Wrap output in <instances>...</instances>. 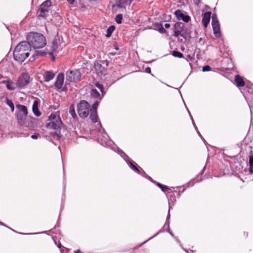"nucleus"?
Segmentation results:
<instances>
[{
    "label": "nucleus",
    "instance_id": "50",
    "mask_svg": "<svg viewBox=\"0 0 253 253\" xmlns=\"http://www.w3.org/2000/svg\"><path fill=\"white\" fill-rule=\"evenodd\" d=\"M170 235L173 237L174 238V239H176V238L174 236L173 234H172V233L171 232V231L170 230V232H168Z\"/></svg>",
    "mask_w": 253,
    "mask_h": 253
},
{
    "label": "nucleus",
    "instance_id": "22",
    "mask_svg": "<svg viewBox=\"0 0 253 253\" xmlns=\"http://www.w3.org/2000/svg\"><path fill=\"white\" fill-rule=\"evenodd\" d=\"M2 83L5 85L6 88L9 90H13L15 89V84L13 82L9 80H6L3 81Z\"/></svg>",
    "mask_w": 253,
    "mask_h": 253
},
{
    "label": "nucleus",
    "instance_id": "57",
    "mask_svg": "<svg viewBox=\"0 0 253 253\" xmlns=\"http://www.w3.org/2000/svg\"><path fill=\"white\" fill-rule=\"evenodd\" d=\"M176 241L178 242V243H179V241L177 240H176Z\"/></svg>",
    "mask_w": 253,
    "mask_h": 253
},
{
    "label": "nucleus",
    "instance_id": "26",
    "mask_svg": "<svg viewBox=\"0 0 253 253\" xmlns=\"http://www.w3.org/2000/svg\"><path fill=\"white\" fill-rule=\"evenodd\" d=\"M153 182L156 184L161 189V190L165 193H166L169 190V188L168 187V186L165 185H163L155 181H153Z\"/></svg>",
    "mask_w": 253,
    "mask_h": 253
},
{
    "label": "nucleus",
    "instance_id": "40",
    "mask_svg": "<svg viewBox=\"0 0 253 253\" xmlns=\"http://www.w3.org/2000/svg\"><path fill=\"white\" fill-rule=\"evenodd\" d=\"M211 68L210 66L207 65L203 67L202 71L203 72H208L211 71Z\"/></svg>",
    "mask_w": 253,
    "mask_h": 253
},
{
    "label": "nucleus",
    "instance_id": "46",
    "mask_svg": "<svg viewBox=\"0 0 253 253\" xmlns=\"http://www.w3.org/2000/svg\"><path fill=\"white\" fill-rule=\"evenodd\" d=\"M38 136H39V134H34V135H32L31 136V138L33 139H37L38 138Z\"/></svg>",
    "mask_w": 253,
    "mask_h": 253
},
{
    "label": "nucleus",
    "instance_id": "36",
    "mask_svg": "<svg viewBox=\"0 0 253 253\" xmlns=\"http://www.w3.org/2000/svg\"><path fill=\"white\" fill-rule=\"evenodd\" d=\"M172 55L174 57L179 58L183 57V54L181 52L177 51H173L172 52Z\"/></svg>",
    "mask_w": 253,
    "mask_h": 253
},
{
    "label": "nucleus",
    "instance_id": "33",
    "mask_svg": "<svg viewBox=\"0 0 253 253\" xmlns=\"http://www.w3.org/2000/svg\"><path fill=\"white\" fill-rule=\"evenodd\" d=\"M123 15L118 14L116 16L115 21L117 24H121L122 22Z\"/></svg>",
    "mask_w": 253,
    "mask_h": 253
},
{
    "label": "nucleus",
    "instance_id": "54",
    "mask_svg": "<svg viewBox=\"0 0 253 253\" xmlns=\"http://www.w3.org/2000/svg\"><path fill=\"white\" fill-rule=\"evenodd\" d=\"M0 224L1 225H3V226H6L2 222H0Z\"/></svg>",
    "mask_w": 253,
    "mask_h": 253
},
{
    "label": "nucleus",
    "instance_id": "42",
    "mask_svg": "<svg viewBox=\"0 0 253 253\" xmlns=\"http://www.w3.org/2000/svg\"><path fill=\"white\" fill-rule=\"evenodd\" d=\"M133 0H126V2H125L124 4L126 5H130L131 2L133 1Z\"/></svg>",
    "mask_w": 253,
    "mask_h": 253
},
{
    "label": "nucleus",
    "instance_id": "41",
    "mask_svg": "<svg viewBox=\"0 0 253 253\" xmlns=\"http://www.w3.org/2000/svg\"><path fill=\"white\" fill-rule=\"evenodd\" d=\"M180 36L184 38L185 39H186L187 38V35L185 32L184 31L183 28L182 29V32L181 33Z\"/></svg>",
    "mask_w": 253,
    "mask_h": 253
},
{
    "label": "nucleus",
    "instance_id": "58",
    "mask_svg": "<svg viewBox=\"0 0 253 253\" xmlns=\"http://www.w3.org/2000/svg\"><path fill=\"white\" fill-rule=\"evenodd\" d=\"M8 227V228H9V229H10V230H12L11 228H9V227Z\"/></svg>",
    "mask_w": 253,
    "mask_h": 253
},
{
    "label": "nucleus",
    "instance_id": "14",
    "mask_svg": "<svg viewBox=\"0 0 253 253\" xmlns=\"http://www.w3.org/2000/svg\"><path fill=\"white\" fill-rule=\"evenodd\" d=\"M175 31L173 34V36L175 37H178L180 36L181 32H182V29L184 28V24L181 22L176 23L174 25Z\"/></svg>",
    "mask_w": 253,
    "mask_h": 253
},
{
    "label": "nucleus",
    "instance_id": "11",
    "mask_svg": "<svg viewBox=\"0 0 253 253\" xmlns=\"http://www.w3.org/2000/svg\"><path fill=\"white\" fill-rule=\"evenodd\" d=\"M62 126L63 123L61 118H57L56 120L50 122L47 125L48 127L56 130H60Z\"/></svg>",
    "mask_w": 253,
    "mask_h": 253
},
{
    "label": "nucleus",
    "instance_id": "1",
    "mask_svg": "<svg viewBox=\"0 0 253 253\" xmlns=\"http://www.w3.org/2000/svg\"><path fill=\"white\" fill-rule=\"evenodd\" d=\"M100 128L98 130L99 134L101 135L103 139L99 135L98 142L102 146L109 147L115 152H117L126 163L130 160L129 157L120 148L116 145L114 142L110 139L109 136L106 132L104 129L101 128L100 124H99Z\"/></svg>",
    "mask_w": 253,
    "mask_h": 253
},
{
    "label": "nucleus",
    "instance_id": "49",
    "mask_svg": "<svg viewBox=\"0 0 253 253\" xmlns=\"http://www.w3.org/2000/svg\"><path fill=\"white\" fill-rule=\"evenodd\" d=\"M67 1L70 3V4H73V3L75 1V0H67Z\"/></svg>",
    "mask_w": 253,
    "mask_h": 253
},
{
    "label": "nucleus",
    "instance_id": "19",
    "mask_svg": "<svg viewBox=\"0 0 253 253\" xmlns=\"http://www.w3.org/2000/svg\"><path fill=\"white\" fill-rule=\"evenodd\" d=\"M38 105H39L38 101L37 100H34L33 104L32 109H33V113L37 117H39L41 114L39 110V109H38Z\"/></svg>",
    "mask_w": 253,
    "mask_h": 253
},
{
    "label": "nucleus",
    "instance_id": "12",
    "mask_svg": "<svg viewBox=\"0 0 253 253\" xmlns=\"http://www.w3.org/2000/svg\"><path fill=\"white\" fill-rule=\"evenodd\" d=\"M174 14L178 20H182L183 22L187 23L191 20L189 15L183 14L180 10H176Z\"/></svg>",
    "mask_w": 253,
    "mask_h": 253
},
{
    "label": "nucleus",
    "instance_id": "51",
    "mask_svg": "<svg viewBox=\"0 0 253 253\" xmlns=\"http://www.w3.org/2000/svg\"><path fill=\"white\" fill-rule=\"evenodd\" d=\"M205 168H206V166H204V167L203 168V169L201 172V174H202L203 173L204 171H205Z\"/></svg>",
    "mask_w": 253,
    "mask_h": 253
},
{
    "label": "nucleus",
    "instance_id": "3",
    "mask_svg": "<svg viewBox=\"0 0 253 253\" xmlns=\"http://www.w3.org/2000/svg\"><path fill=\"white\" fill-rule=\"evenodd\" d=\"M27 43L29 47L32 46L34 48H41L46 45L45 37L41 34L36 32H31L27 36Z\"/></svg>",
    "mask_w": 253,
    "mask_h": 253
},
{
    "label": "nucleus",
    "instance_id": "2",
    "mask_svg": "<svg viewBox=\"0 0 253 253\" xmlns=\"http://www.w3.org/2000/svg\"><path fill=\"white\" fill-rule=\"evenodd\" d=\"M29 46L26 41L20 42L13 51L14 59L19 62H23L29 56Z\"/></svg>",
    "mask_w": 253,
    "mask_h": 253
},
{
    "label": "nucleus",
    "instance_id": "15",
    "mask_svg": "<svg viewBox=\"0 0 253 253\" xmlns=\"http://www.w3.org/2000/svg\"><path fill=\"white\" fill-rule=\"evenodd\" d=\"M211 14V12L208 11L203 15L202 23L205 27H207L210 23Z\"/></svg>",
    "mask_w": 253,
    "mask_h": 253
},
{
    "label": "nucleus",
    "instance_id": "29",
    "mask_svg": "<svg viewBox=\"0 0 253 253\" xmlns=\"http://www.w3.org/2000/svg\"><path fill=\"white\" fill-rule=\"evenodd\" d=\"M249 163L250 165L249 171L250 173H253V155H251L249 157Z\"/></svg>",
    "mask_w": 253,
    "mask_h": 253
},
{
    "label": "nucleus",
    "instance_id": "53",
    "mask_svg": "<svg viewBox=\"0 0 253 253\" xmlns=\"http://www.w3.org/2000/svg\"><path fill=\"white\" fill-rule=\"evenodd\" d=\"M182 248V249H183L184 251H185L187 253H189L188 251H187L186 249H184L183 248Z\"/></svg>",
    "mask_w": 253,
    "mask_h": 253
},
{
    "label": "nucleus",
    "instance_id": "23",
    "mask_svg": "<svg viewBox=\"0 0 253 253\" xmlns=\"http://www.w3.org/2000/svg\"><path fill=\"white\" fill-rule=\"evenodd\" d=\"M48 54L50 56H53V52L50 51L48 52L47 48H46L44 51H36L35 52V55L36 56H43Z\"/></svg>",
    "mask_w": 253,
    "mask_h": 253
},
{
    "label": "nucleus",
    "instance_id": "32",
    "mask_svg": "<svg viewBox=\"0 0 253 253\" xmlns=\"http://www.w3.org/2000/svg\"><path fill=\"white\" fill-rule=\"evenodd\" d=\"M100 101H99V100H97L94 102L92 106V107L90 108V111H97V108Z\"/></svg>",
    "mask_w": 253,
    "mask_h": 253
},
{
    "label": "nucleus",
    "instance_id": "20",
    "mask_svg": "<svg viewBox=\"0 0 253 253\" xmlns=\"http://www.w3.org/2000/svg\"><path fill=\"white\" fill-rule=\"evenodd\" d=\"M55 76V74L50 71H46L43 76L44 81L45 82H48L52 80Z\"/></svg>",
    "mask_w": 253,
    "mask_h": 253
},
{
    "label": "nucleus",
    "instance_id": "9",
    "mask_svg": "<svg viewBox=\"0 0 253 253\" xmlns=\"http://www.w3.org/2000/svg\"><path fill=\"white\" fill-rule=\"evenodd\" d=\"M211 25L214 36L217 38H220L221 36L220 25L217 16L215 14L212 16Z\"/></svg>",
    "mask_w": 253,
    "mask_h": 253
},
{
    "label": "nucleus",
    "instance_id": "25",
    "mask_svg": "<svg viewBox=\"0 0 253 253\" xmlns=\"http://www.w3.org/2000/svg\"><path fill=\"white\" fill-rule=\"evenodd\" d=\"M154 26L156 30L158 31L160 33H166L167 32V31L161 23H155Z\"/></svg>",
    "mask_w": 253,
    "mask_h": 253
},
{
    "label": "nucleus",
    "instance_id": "18",
    "mask_svg": "<svg viewBox=\"0 0 253 253\" xmlns=\"http://www.w3.org/2000/svg\"><path fill=\"white\" fill-rule=\"evenodd\" d=\"M90 95L91 97L101 101L102 97V94L101 95L96 89L92 88L90 90Z\"/></svg>",
    "mask_w": 253,
    "mask_h": 253
},
{
    "label": "nucleus",
    "instance_id": "10",
    "mask_svg": "<svg viewBox=\"0 0 253 253\" xmlns=\"http://www.w3.org/2000/svg\"><path fill=\"white\" fill-rule=\"evenodd\" d=\"M30 82V77L28 74H23L18 78L16 85L19 88H25Z\"/></svg>",
    "mask_w": 253,
    "mask_h": 253
},
{
    "label": "nucleus",
    "instance_id": "55",
    "mask_svg": "<svg viewBox=\"0 0 253 253\" xmlns=\"http://www.w3.org/2000/svg\"><path fill=\"white\" fill-rule=\"evenodd\" d=\"M115 49L116 50H118V49H119V48H118L117 46H115Z\"/></svg>",
    "mask_w": 253,
    "mask_h": 253
},
{
    "label": "nucleus",
    "instance_id": "43",
    "mask_svg": "<svg viewBox=\"0 0 253 253\" xmlns=\"http://www.w3.org/2000/svg\"><path fill=\"white\" fill-rule=\"evenodd\" d=\"M145 71L146 73H148V74H151V68L150 67H147L145 69Z\"/></svg>",
    "mask_w": 253,
    "mask_h": 253
},
{
    "label": "nucleus",
    "instance_id": "13",
    "mask_svg": "<svg viewBox=\"0 0 253 253\" xmlns=\"http://www.w3.org/2000/svg\"><path fill=\"white\" fill-rule=\"evenodd\" d=\"M64 81V75L63 73H59L56 80V82L54 84L55 87L57 89H61L63 86Z\"/></svg>",
    "mask_w": 253,
    "mask_h": 253
},
{
    "label": "nucleus",
    "instance_id": "39",
    "mask_svg": "<svg viewBox=\"0 0 253 253\" xmlns=\"http://www.w3.org/2000/svg\"><path fill=\"white\" fill-rule=\"evenodd\" d=\"M52 137L55 140H59L61 138V135L59 133H53L52 134Z\"/></svg>",
    "mask_w": 253,
    "mask_h": 253
},
{
    "label": "nucleus",
    "instance_id": "6",
    "mask_svg": "<svg viewBox=\"0 0 253 253\" xmlns=\"http://www.w3.org/2000/svg\"><path fill=\"white\" fill-rule=\"evenodd\" d=\"M81 73L79 70H68L66 73V80L69 82H76L80 80Z\"/></svg>",
    "mask_w": 253,
    "mask_h": 253
},
{
    "label": "nucleus",
    "instance_id": "47",
    "mask_svg": "<svg viewBox=\"0 0 253 253\" xmlns=\"http://www.w3.org/2000/svg\"><path fill=\"white\" fill-rule=\"evenodd\" d=\"M193 1L196 5H198L200 3V0H193Z\"/></svg>",
    "mask_w": 253,
    "mask_h": 253
},
{
    "label": "nucleus",
    "instance_id": "44",
    "mask_svg": "<svg viewBox=\"0 0 253 253\" xmlns=\"http://www.w3.org/2000/svg\"><path fill=\"white\" fill-rule=\"evenodd\" d=\"M197 131V134L199 135V136L201 138V139L204 141H205V140L204 139V138L203 137V136H202V135L201 134L200 132H199V131L198 130V129H197V130H196Z\"/></svg>",
    "mask_w": 253,
    "mask_h": 253
},
{
    "label": "nucleus",
    "instance_id": "7",
    "mask_svg": "<svg viewBox=\"0 0 253 253\" xmlns=\"http://www.w3.org/2000/svg\"><path fill=\"white\" fill-rule=\"evenodd\" d=\"M89 118L91 120V122L93 123H97V124L96 125V128L95 129H91V133H93L94 131H95L97 133V140L98 141V138L99 137V135L101 138L103 139V137L101 135L99 134L98 130L100 128V127L99 126V124H100L101 125L100 122L99 121V118L97 115V111H90V115H89ZM102 126V125H101ZM101 128L104 129V128L101 126Z\"/></svg>",
    "mask_w": 253,
    "mask_h": 253
},
{
    "label": "nucleus",
    "instance_id": "35",
    "mask_svg": "<svg viewBox=\"0 0 253 253\" xmlns=\"http://www.w3.org/2000/svg\"><path fill=\"white\" fill-rule=\"evenodd\" d=\"M57 118H60L59 116H57L56 114L52 113L48 117V120L51 122L54 121L57 119Z\"/></svg>",
    "mask_w": 253,
    "mask_h": 253
},
{
    "label": "nucleus",
    "instance_id": "8",
    "mask_svg": "<svg viewBox=\"0 0 253 253\" xmlns=\"http://www.w3.org/2000/svg\"><path fill=\"white\" fill-rule=\"evenodd\" d=\"M168 201H169V212H168V214L167 217V220H166V223H165L164 226H163V228L161 230H160L158 232H157L155 235H154L153 236H152L151 238H150L147 240H146L145 242H144L142 244H144V243H146L148 241L152 239L154 237H155L156 236H157L160 233L164 231L165 228H166V231L167 232H170L169 220L170 219V213H169V211H170V209L171 208V206L170 205H171V202L173 203V202L171 201V200L170 199H169V198H168Z\"/></svg>",
    "mask_w": 253,
    "mask_h": 253
},
{
    "label": "nucleus",
    "instance_id": "52",
    "mask_svg": "<svg viewBox=\"0 0 253 253\" xmlns=\"http://www.w3.org/2000/svg\"><path fill=\"white\" fill-rule=\"evenodd\" d=\"M57 247L59 248H60L61 247V245L60 243H59L58 245H57Z\"/></svg>",
    "mask_w": 253,
    "mask_h": 253
},
{
    "label": "nucleus",
    "instance_id": "5",
    "mask_svg": "<svg viewBox=\"0 0 253 253\" xmlns=\"http://www.w3.org/2000/svg\"><path fill=\"white\" fill-rule=\"evenodd\" d=\"M51 6L50 0H46L42 2L38 11V16L42 18H46L48 15L49 8Z\"/></svg>",
    "mask_w": 253,
    "mask_h": 253
},
{
    "label": "nucleus",
    "instance_id": "4",
    "mask_svg": "<svg viewBox=\"0 0 253 253\" xmlns=\"http://www.w3.org/2000/svg\"><path fill=\"white\" fill-rule=\"evenodd\" d=\"M77 111L81 118H85L90 112V106L86 101L81 100L77 105Z\"/></svg>",
    "mask_w": 253,
    "mask_h": 253
},
{
    "label": "nucleus",
    "instance_id": "45",
    "mask_svg": "<svg viewBox=\"0 0 253 253\" xmlns=\"http://www.w3.org/2000/svg\"><path fill=\"white\" fill-rule=\"evenodd\" d=\"M45 232H40V233H21L22 234H25V235H33V234H40V233H44Z\"/></svg>",
    "mask_w": 253,
    "mask_h": 253
},
{
    "label": "nucleus",
    "instance_id": "34",
    "mask_svg": "<svg viewBox=\"0 0 253 253\" xmlns=\"http://www.w3.org/2000/svg\"><path fill=\"white\" fill-rule=\"evenodd\" d=\"M140 173L141 174H140V175H141L142 176L147 178L148 179L152 181V182H153V180L152 179V178L149 176L148 175H147L145 172L141 169L140 168Z\"/></svg>",
    "mask_w": 253,
    "mask_h": 253
},
{
    "label": "nucleus",
    "instance_id": "27",
    "mask_svg": "<svg viewBox=\"0 0 253 253\" xmlns=\"http://www.w3.org/2000/svg\"><path fill=\"white\" fill-rule=\"evenodd\" d=\"M115 26L111 25V26H109L107 29V31H106L107 33H106V36L108 38L110 37L111 36L112 33L115 30Z\"/></svg>",
    "mask_w": 253,
    "mask_h": 253
},
{
    "label": "nucleus",
    "instance_id": "21",
    "mask_svg": "<svg viewBox=\"0 0 253 253\" xmlns=\"http://www.w3.org/2000/svg\"><path fill=\"white\" fill-rule=\"evenodd\" d=\"M16 107L19 111V113L20 114L22 113V115H23L24 117H27L28 114V110L27 107L21 104H17Z\"/></svg>",
    "mask_w": 253,
    "mask_h": 253
},
{
    "label": "nucleus",
    "instance_id": "28",
    "mask_svg": "<svg viewBox=\"0 0 253 253\" xmlns=\"http://www.w3.org/2000/svg\"><path fill=\"white\" fill-rule=\"evenodd\" d=\"M69 113L70 114V115L72 116V118L74 119V120H76V119L77 118V115H76V112H75V108H74V106L73 105H72L70 106L69 107Z\"/></svg>",
    "mask_w": 253,
    "mask_h": 253
},
{
    "label": "nucleus",
    "instance_id": "31",
    "mask_svg": "<svg viewBox=\"0 0 253 253\" xmlns=\"http://www.w3.org/2000/svg\"><path fill=\"white\" fill-rule=\"evenodd\" d=\"M5 103L8 106H9L11 111L13 112L14 110V106L12 100L6 97L5 98Z\"/></svg>",
    "mask_w": 253,
    "mask_h": 253
},
{
    "label": "nucleus",
    "instance_id": "16",
    "mask_svg": "<svg viewBox=\"0 0 253 253\" xmlns=\"http://www.w3.org/2000/svg\"><path fill=\"white\" fill-rule=\"evenodd\" d=\"M235 83L237 86L243 87L245 86V83L243 78L239 75L235 76Z\"/></svg>",
    "mask_w": 253,
    "mask_h": 253
},
{
    "label": "nucleus",
    "instance_id": "37",
    "mask_svg": "<svg viewBox=\"0 0 253 253\" xmlns=\"http://www.w3.org/2000/svg\"><path fill=\"white\" fill-rule=\"evenodd\" d=\"M186 109H187V111H188V113H189V116H190V119H191V121H192V124H193V126H194V128H195V130H197L198 128H197V126H196V124H195V122H194V120H193V118H192V116H191V114H190V113L189 111L188 110V108H187V107H186Z\"/></svg>",
    "mask_w": 253,
    "mask_h": 253
},
{
    "label": "nucleus",
    "instance_id": "17",
    "mask_svg": "<svg viewBox=\"0 0 253 253\" xmlns=\"http://www.w3.org/2000/svg\"><path fill=\"white\" fill-rule=\"evenodd\" d=\"M129 168L131 169L133 171H134L135 172H136L138 174H141L140 173V169L136 166L135 164V162L131 160H129L126 163Z\"/></svg>",
    "mask_w": 253,
    "mask_h": 253
},
{
    "label": "nucleus",
    "instance_id": "56",
    "mask_svg": "<svg viewBox=\"0 0 253 253\" xmlns=\"http://www.w3.org/2000/svg\"><path fill=\"white\" fill-rule=\"evenodd\" d=\"M184 189H183V190L181 191V192H184Z\"/></svg>",
    "mask_w": 253,
    "mask_h": 253
},
{
    "label": "nucleus",
    "instance_id": "24",
    "mask_svg": "<svg viewBox=\"0 0 253 253\" xmlns=\"http://www.w3.org/2000/svg\"><path fill=\"white\" fill-rule=\"evenodd\" d=\"M26 117H24L23 115H22L20 113H18L17 114V118L18 120V123L21 126H23L25 125L24 120Z\"/></svg>",
    "mask_w": 253,
    "mask_h": 253
},
{
    "label": "nucleus",
    "instance_id": "48",
    "mask_svg": "<svg viewBox=\"0 0 253 253\" xmlns=\"http://www.w3.org/2000/svg\"><path fill=\"white\" fill-rule=\"evenodd\" d=\"M164 26H165V27L166 28H167V29H168V28H169V27H170V24H169V23H166V24H165Z\"/></svg>",
    "mask_w": 253,
    "mask_h": 253
},
{
    "label": "nucleus",
    "instance_id": "30",
    "mask_svg": "<svg viewBox=\"0 0 253 253\" xmlns=\"http://www.w3.org/2000/svg\"><path fill=\"white\" fill-rule=\"evenodd\" d=\"M95 86L100 90V91L101 92L102 96H104L105 94L106 93V91L104 90L103 85L98 83H96V84H95Z\"/></svg>",
    "mask_w": 253,
    "mask_h": 253
},
{
    "label": "nucleus",
    "instance_id": "38",
    "mask_svg": "<svg viewBox=\"0 0 253 253\" xmlns=\"http://www.w3.org/2000/svg\"><path fill=\"white\" fill-rule=\"evenodd\" d=\"M52 50L53 51L56 50L57 49V48H58V43L56 40H54L52 42Z\"/></svg>",
    "mask_w": 253,
    "mask_h": 253
}]
</instances>
